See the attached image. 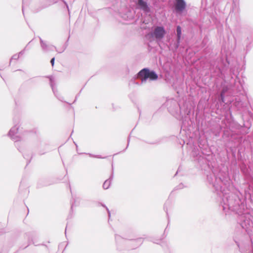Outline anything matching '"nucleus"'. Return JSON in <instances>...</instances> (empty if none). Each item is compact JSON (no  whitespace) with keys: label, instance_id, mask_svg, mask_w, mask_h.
<instances>
[{"label":"nucleus","instance_id":"3","mask_svg":"<svg viewBox=\"0 0 253 253\" xmlns=\"http://www.w3.org/2000/svg\"><path fill=\"white\" fill-rule=\"evenodd\" d=\"M186 7V3L184 0H175V8L178 12H182Z\"/></svg>","mask_w":253,"mask_h":253},{"label":"nucleus","instance_id":"6","mask_svg":"<svg viewBox=\"0 0 253 253\" xmlns=\"http://www.w3.org/2000/svg\"><path fill=\"white\" fill-rule=\"evenodd\" d=\"M55 58H53L51 59L50 62L52 66H54Z\"/></svg>","mask_w":253,"mask_h":253},{"label":"nucleus","instance_id":"5","mask_svg":"<svg viewBox=\"0 0 253 253\" xmlns=\"http://www.w3.org/2000/svg\"><path fill=\"white\" fill-rule=\"evenodd\" d=\"M176 32L177 34V38L178 39H179L181 34V29L180 26H178L177 27Z\"/></svg>","mask_w":253,"mask_h":253},{"label":"nucleus","instance_id":"2","mask_svg":"<svg viewBox=\"0 0 253 253\" xmlns=\"http://www.w3.org/2000/svg\"><path fill=\"white\" fill-rule=\"evenodd\" d=\"M166 34V31L164 27L158 26L156 27L152 35L157 40H160L162 39Z\"/></svg>","mask_w":253,"mask_h":253},{"label":"nucleus","instance_id":"1","mask_svg":"<svg viewBox=\"0 0 253 253\" xmlns=\"http://www.w3.org/2000/svg\"><path fill=\"white\" fill-rule=\"evenodd\" d=\"M139 78H141L142 81H146L147 79L150 80H156L158 79V75L154 71H151L148 69H143L141 70L138 74Z\"/></svg>","mask_w":253,"mask_h":253},{"label":"nucleus","instance_id":"4","mask_svg":"<svg viewBox=\"0 0 253 253\" xmlns=\"http://www.w3.org/2000/svg\"><path fill=\"white\" fill-rule=\"evenodd\" d=\"M137 4L139 6L140 8L144 11L146 12H150V8L147 2L144 1L143 0H138Z\"/></svg>","mask_w":253,"mask_h":253}]
</instances>
